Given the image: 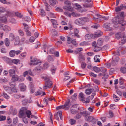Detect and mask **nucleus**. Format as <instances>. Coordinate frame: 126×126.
Returning a JSON list of instances; mask_svg holds the SVG:
<instances>
[{"instance_id": "nucleus-1", "label": "nucleus", "mask_w": 126, "mask_h": 126, "mask_svg": "<svg viewBox=\"0 0 126 126\" xmlns=\"http://www.w3.org/2000/svg\"><path fill=\"white\" fill-rule=\"evenodd\" d=\"M102 34V32L100 30H98L95 34L89 33L87 34L85 36L86 40H90L92 39H94L100 36Z\"/></svg>"}, {"instance_id": "nucleus-2", "label": "nucleus", "mask_w": 126, "mask_h": 126, "mask_svg": "<svg viewBox=\"0 0 126 126\" xmlns=\"http://www.w3.org/2000/svg\"><path fill=\"white\" fill-rule=\"evenodd\" d=\"M120 16L117 15L112 20V22L115 24L119 23L123 26H124L126 24V22L123 20H120Z\"/></svg>"}, {"instance_id": "nucleus-3", "label": "nucleus", "mask_w": 126, "mask_h": 126, "mask_svg": "<svg viewBox=\"0 0 126 126\" xmlns=\"http://www.w3.org/2000/svg\"><path fill=\"white\" fill-rule=\"evenodd\" d=\"M31 114V112L30 111H20L19 116L20 118L26 117V116L29 118Z\"/></svg>"}, {"instance_id": "nucleus-4", "label": "nucleus", "mask_w": 126, "mask_h": 126, "mask_svg": "<svg viewBox=\"0 0 126 126\" xmlns=\"http://www.w3.org/2000/svg\"><path fill=\"white\" fill-rule=\"evenodd\" d=\"M44 79L46 81L45 85L44 86L43 89H45L47 88H50L52 83L51 81L49 79V78L47 77H44Z\"/></svg>"}, {"instance_id": "nucleus-5", "label": "nucleus", "mask_w": 126, "mask_h": 126, "mask_svg": "<svg viewBox=\"0 0 126 126\" xmlns=\"http://www.w3.org/2000/svg\"><path fill=\"white\" fill-rule=\"evenodd\" d=\"M71 2L68 0H67L65 2V4L67 5V6H65L63 7V8L69 11H73V8L71 6Z\"/></svg>"}, {"instance_id": "nucleus-6", "label": "nucleus", "mask_w": 126, "mask_h": 126, "mask_svg": "<svg viewBox=\"0 0 126 126\" xmlns=\"http://www.w3.org/2000/svg\"><path fill=\"white\" fill-rule=\"evenodd\" d=\"M31 65H40L41 64V62L37 58H34L31 60Z\"/></svg>"}, {"instance_id": "nucleus-7", "label": "nucleus", "mask_w": 126, "mask_h": 126, "mask_svg": "<svg viewBox=\"0 0 126 126\" xmlns=\"http://www.w3.org/2000/svg\"><path fill=\"white\" fill-rule=\"evenodd\" d=\"M55 118L57 120H59V116L60 117V119L62 120V112L61 111H59L57 113H55L54 115Z\"/></svg>"}, {"instance_id": "nucleus-8", "label": "nucleus", "mask_w": 126, "mask_h": 126, "mask_svg": "<svg viewBox=\"0 0 126 126\" xmlns=\"http://www.w3.org/2000/svg\"><path fill=\"white\" fill-rule=\"evenodd\" d=\"M70 100H68V101L65 102L64 104L63 105L64 109L66 110H68L69 109L70 105Z\"/></svg>"}, {"instance_id": "nucleus-9", "label": "nucleus", "mask_w": 126, "mask_h": 126, "mask_svg": "<svg viewBox=\"0 0 126 126\" xmlns=\"http://www.w3.org/2000/svg\"><path fill=\"white\" fill-rule=\"evenodd\" d=\"M83 20L82 18H79L76 20L75 21V23L78 25H81L83 24Z\"/></svg>"}, {"instance_id": "nucleus-10", "label": "nucleus", "mask_w": 126, "mask_h": 126, "mask_svg": "<svg viewBox=\"0 0 126 126\" xmlns=\"http://www.w3.org/2000/svg\"><path fill=\"white\" fill-rule=\"evenodd\" d=\"M80 114L84 116H86L90 114V113L86 111H79Z\"/></svg>"}, {"instance_id": "nucleus-11", "label": "nucleus", "mask_w": 126, "mask_h": 126, "mask_svg": "<svg viewBox=\"0 0 126 126\" xmlns=\"http://www.w3.org/2000/svg\"><path fill=\"white\" fill-rule=\"evenodd\" d=\"M126 42V36L123 35V37L121 38V41L119 42V44L120 45L124 44Z\"/></svg>"}, {"instance_id": "nucleus-12", "label": "nucleus", "mask_w": 126, "mask_h": 126, "mask_svg": "<svg viewBox=\"0 0 126 126\" xmlns=\"http://www.w3.org/2000/svg\"><path fill=\"white\" fill-rule=\"evenodd\" d=\"M19 87L21 91H24L26 90V86L23 83H21L19 84Z\"/></svg>"}, {"instance_id": "nucleus-13", "label": "nucleus", "mask_w": 126, "mask_h": 126, "mask_svg": "<svg viewBox=\"0 0 126 126\" xmlns=\"http://www.w3.org/2000/svg\"><path fill=\"white\" fill-rule=\"evenodd\" d=\"M13 68L14 69H10L9 71V73L10 76L13 75V74L15 73V70L16 69V67L15 66H13Z\"/></svg>"}, {"instance_id": "nucleus-14", "label": "nucleus", "mask_w": 126, "mask_h": 126, "mask_svg": "<svg viewBox=\"0 0 126 126\" xmlns=\"http://www.w3.org/2000/svg\"><path fill=\"white\" fill-rule=\"evenodd\" d=\"M3 30L6 32H7L11 30V28L9 26L5 25L4 27Z\"/></svg>"}, {"instance_id": "nucleus-15", "label": "nucleus", "mask_w": 126, "mask_h": 126, "mask_svg": "<svg viewBox=\"0 0 126 126\" xmlns=\"http://www.w3.org/2000/svg\"><path fill=\"white\" fill-rule=\"evenodd\" d=\"M20 43L19 37V36L16 37L15 38V42L14 44L15 45L19 44Z\"/></svg>"}, {"instance_id": "nucleus-16", "label": "nucleus", "mask_w": 126, "mask_h": 126, "mask_svg": "<svg viewBox=\"0 0 126 126\" xmlns=\"http://www.w3.org/2000/svg\"><path fill=\"white\" fill-rule=\"evenodd\" d=\"M79 96V99L80 100L83 101H84L85 98L84 95L81 92L80 93Z\"/></svg>"}, {"instance_id": "nucleus-17", "label": "nucleus", "mask_w": 126, "mask_h": 126, "mask_svg": "<svg viewBox=\"0 0 126 126\" xmlns=\"http://www.w3.org/2000/svg\"><path fill=\"white\" fill-rule=\"evenodd\" d=\"M19 79V77L16 75H13L12 78V80L14 81H17Z\"/></svg>"}, {"instance_id": "nucleus-18", "label": "nucleus", "mask_w": 126, "mask_h": 126, "mask_svg": "<svg viewBox=\"0 0 126 126\" xmlns=\"http://www.w3.org/2000/svg\"><path fill=\"white\" fill-rule=\"evenodd\" d=\"M3 60L6 63L9 64H10L11 62V60L7 57H3Z\"/></svg>"}, {"instance_id": "nucleus-19", "label": "nucleus", "mask_w": 126, "mask_h": 126, "mask_svg": "<svg viewBox=\"0 0 126 126\" xmlns=\"http://www.w3.org/2000/svg\"><path fill=\"white\" fill-rule=\"evenodd\" d=\"M101 67L99 68L96 66H94L93 67V70L96 73L99 72L101 71Z\"/></svg>"}, {"instance_id": "nucleus-20", "label": "nucleus", "mask_w": 126, "mask_h": 126, "mask_svg": "<svg viewBox=\"0 0 126 126\" xmlns=\"http://www.w3.org/2000/svg\"><path fill=\"white\" fill-rule=\"evenodd\" d=\"M14 90H15V91H14V92H17V91H16V90L15 89V88H11L10 87L9 89H8V90L7 91V92L9 93L10 94H12L13 93V91Z\"/></svg>"}, {"instance_id": "nucleus-21", "label": "nucleus", "mask_w": 126, "mask_h": 126, "mask_svg": "<svg viewBox=\"0 0 126 126\" xmlns=\"http://www.w3.org/2000/svg\"><path fill=\"white\" fill-rule=\"evenodd\" d=\"M0 20L3 23H5L6 22L7 19L6 16H2L0 17Z\"/></svg>"}, {"instance_id": "nucleus-22", "label": "nucleus", "mask_w": 126, "mask_h": 126, "mask_svg": "<svg viewBox=\"0 0 126 126\" xmlns=\"http://www.w3.org/2000/svg\"><path fill=\"white\" fill-rule=\"evenodd\" d=\"M74 36H76L77 38H78L80 37V36L78 34L79 33V31L77 29H74Z\"/></svg>"}, {"instance_id": "nucleus-23", "label": "nucleus", "mask_w": 126, "mask_h": 126, "mask_svg": "<svg viewBox=\"0 0 126 126\" xmlns=\"http://www.w3.org/2000/svg\"><path fill=\"white\" fill-rule=\"evenodd\" d=\"M14 34L12 33H10L9 35V39L11 41H13L15 39Z\"/></svg>"}, {"instance_id": "nucleus-24", "label": "nucleus", "mask_w": 126, "mask_h": 126, "mask_svg": "<svg viewBox=\"0 0 126 126\" xmlns=\"http://www.w3.org/2000/svg\"><path fill=\"white\" fill-rule=\"evenodd\" d=\"M103 40L102 38H99L97 41V44L98 45L101 46L103 45Z\"/></svg>"}, {"instance_id": "nucleus-25", "label": "nucleus", "mask_w": 126, "mask_h": 126, "mask_svg": "<svg viewBox=\"0 0 126 126\" xmlns=\"http://www.w3.org/2000/svg\"><path fill=\"white\" fill-rule=\"evenodd\" d=\"M51 21L52 23L53 26L54 28H56V25H57V22L56 20H55L51 19Z\"/></svg>"}, {"instance_id": "nucleus-26", "label": "nucleus", "mask_w": 126, "mask_h": 126, "mask_svg": "<svg viewBox=\"0 0 126 126\" xmlns=\"http://www.w3.org/2000/svg\"><path fill=\"white\" fill-rule=\"evenodd\" d=\"M122 34L120 32H119L115 34V37L116 38L118 39H119L121 37V36H122Z\"/></svg>"}, {"instance_id": "nucleus-27", "label": "nucleus", "mask_w": 126, "mask_h": 126, "mask_svg": "<svg viewBox=\"0 0 126 126\" xmlns=\"http://www.w3.org/2000/svg\"><path fill=\"white\" fill-rule=\"evenodd\" d=\"M92 89H87L85 90V92L87 94H90L93 91Z\"/></svg>"}, {"instance_id": "nucleus-28", "label": "nucleus", "mask_w": 126, "mask_h": 126, "mask_svg": "<svg viewBox=\"0 0 126 126\" xmlns=\"http://www.w3.org/2000/svg\"><path fill=\"white\" fill-rule=\"evenodd\" d=\"M96 15L98 18H96L94 17H93V19L95 20V21H97V20H99V19L98 18H101L102 16H101V15L99 14H97ZM99 21L100 22V21L99 20Z\"/></svg>"}, {"instance_id": "nucleus-29", "label": "nucleus", "mask_w": 126, "mask_h": 126, "mask_svg": "<svg viewBox=\"0 0 126 126\" xmlns=\"http://www.w3.org/2000/svg\"><path fill=\"white\" fill-rule=\"evenodd\" d=\"M114 116V114L112 112V111H109V113L108 114V116L109 118H111L112 117Z\"/></svg>"}, {"instance_id": "nucleus-30", "label": "nucleus", "mask_w": 126, "mask_h": 126, "mask_svg": "<svg viewBox=\"0 0 126 126\" xmlns=\"http://www.w3.org/2000/svg\"><path fill=\"white\" fill-rule=\"evenodd\" d=\"M45 4L46 6V9L47 11H49L51 7L46 2L45 3Z\"/></svg>"}, {"instance_id": "nucleus-31", "label": "nucleus", "mask_w": 126, "mask_h": 126, "mask_svg": "<svg viewBox=\"0 0 126 126\" xmlns=\"http://www.w3.org/2000/svg\"><path fill=\"white\" fill-rule=\"evenodd\" d=\"M99 55L95 56L94 58V61L95 62H99L100 60L99 58Z\"/></svg>"}, {"instance_id": "nucleus-32", "label": "nucleus", "mask_w": 126, "mask_h": 126, "mask_svg": "<svg viewBox=\"0 0 126 126\" xmlns=\"http://www.w3.org/2000/svg\"><path fill=\"white\" fill-rule=\"evenodd\" d=\"M49 116L50 120V122L53 124V121L52 120L53 115L50 112H49Z\"/></svg>"}, {"instance_id": "nucleus-33", "label": "nucleus", "mask_w": 126, "mask_h": 126, "mask_svg": "<svg viewBox=\"0 0 126 126\" xmlns=\"http://www.w3.org/2000/svg\"><path fill=\"white\" fill-rule=\"evenodd\" d=\"M49 67L48 63L47 62L45 63L44 64L43 69H47Z\"/></svg>"}, {"instance_id": "nucleus-34", "label": "nucleus", "mask_w": 126, "mask_h": 126, "mask_svg": "<svg viewBox=\"0 0 126 126\" xmlns=\"http://www.w3.org/2000/svg\"><path fill=\"white\" fill-rule=\"evenodd\" d=\"M23 25L24 26V29L25 32L29 31V29L28 25L25 23H23Z\"/></svg>"}, {"instance_id": "nucleus-35", "label": "nucleus", "mask_w": 126, "mask_h": 126, "mask_svg": "<svg viewBox=\"0 0 126 126\" xmlns=\"http://www.w3.org/2000/svg\"><path fill=\"white\" fill-rule=\"evenodd\" d=\"M110 26V24L109 23H104L103 25V28H107Z\"/></svg>"}, {"instance_id": "nucleus-36", "label": "nucleus", "mask_w": 126, "mask_h": 126, "mask_svg": "<svg viewBox=\"0 0 126 126\" xmlns=\"http://www.w3.org/2000/svg\"><path fill=\"white\" fill-rule=\"evenodd\" d=\"M9 54L10 56L11 57H14L15 55V51L14 50L11 51L9 52Z\"/></svg>"}, {"instance_id": "nucleus-37", "label": "nucleus", "mask_w": 126, "mask_h": 126, "mask_svg": "<svg viewBox=\"0 0 126 126\" xmlns=\"http://www.w3.org/2000/svg\"><path fill=\"white\" fill-rule=\"evenodd\" d=\"M41 13V15L42 17H43L45 15V12L42 9H41L40 10Z\"/></svg>"}, {"instance_id": "nucleus-38", "label": "nucleus", "mask_w": 126, "mask_h": 126, "mask_svg": "<svg viewBox=\"0 0 126 126\" xmlns=\"http://www.w3.org/2000/svg\"><path fill=\"white\" fill-rule=\"evenodd\" d=\"M30 90L31 93H33L35 91V89L33 85H31L30 86Z\"/></svg>"}, {"instance_id": "nucleus-39", "label": "nucleus", "mask_w": 126, "mask_h": 126, "mask_svg": "<svg viewBox=\"0 0 126 126\" xmlns=\"http://www.w3.org/2000/svg\"><path fill=\"white\" fill-rule=\"evenodd\" d=\"M2 95L4 97L7 99H8L10 98V96L8 95L7 93L4 92L3 93Z\"/></svg>"}, {"instance_id": "nucleus-40", "label": "nucleus", "mask_w": 126, "mask_h": 126, "mask_svg": "<svg viewBox=\"0 0 126 126\" xmlns=\"http://www.w3.org/2000/svg\"><path fill=\"white\" fill-rule=\"evenodd\" d=\"M79 59L80 62L82 61H84L85 60L84 58L82 55H80L79 56Z\"/></svg>"}, {"instance_id": "nucleus-41", "label": "nucleus", "mask_w": 126, "mask_h": 126, "mask_svg": "<svg viewBox=\"0 0 126 126\" xmlns=\"http://www.w3.org/2000/svg\"><path fill=\"white\" fill-rule=\"evenodd\" d=\"M49 3L51 5L54 6L56 4L55 0H49Z\"/></svg>"}, {"instance_id": "nucleus-42", "label": "nucleus", "mask_w": 126, "mask_h": 126, "mask_svg": "<svg viewBox=\"0 0 126 126\" xmlns=\"http://www.w3.org/2000/svg\"><path fill=\"white\" fill-rule=\"evenodd\" d=\"M121 71L123 73H126V68L125 67H122L121 68Z\"/></svg>"}, {"instance_id": "nucleus-43", "label": "nucleus", "mask_w": 126, "mask_h": 126, "mask_svg": "<svg viewBox=\"0 0 126 126\" xmlns=\"http://www.w3.org/2000/svg\"><path fill=\"white\" fill-rule=\"evenodd\" d=\"M69 122L72 125L74 124L76 121L73 119H71L69 121Z\"/></svg>"}, {"instance_id": "nucleus-44", "label": "nucleus", "mask_w": 126, "mask_h": 126, "mask_svg": "<svg viewBox=\"0 0 126 126\" xmlns=\"http://www.w3.org/2000/svg\"><path fill=\"white\" fill-rule=\"evenodd\" d=\"M5 43L6 45L7 46H9L10 42L8 41V39L6 38L5 40Z\"/></svg>"}, {"instance_id": "nucleus-45", "label": "nucleus", "mask_w": 126, "mask_h": 126, "mask_svg": "<svg viewBox=\"0 0 126 126\" xmlns=\"http://www.w3.org/2000/svg\"><path fill=\"white\" fill-rule=\"evenodd\" d=\"M86 63L84 62H82L81 64V67L82 69H84L86 67Z\"/></svg>"}, {"instance_id": "nucleus-46", "label": "nucleus", "mask_w": 126, "mask_h": 126, "mask_svg": "<svg viewBox=\"0 0 126 126\" xmlns=\"http://www.w3.org/2000/svg\"><path fill=\"white\" fill-rule=\"evenodd\" d=\"M113 97L115 101L117 102L119 100V98L115 94H114L113 95Z\"/></svg>"}, {"instance_id": "nucleus-47", "label": "nucleus", "mask_w": 126, "mask_h": 126, "mask_svg": "<svg viewBox=\"0 0 126 126\" xmlns=\"http://www.w3.org/2000/svg\"><path fill=\"white\" fill-rule=\"evenodd\" d=\"M26 55V52H24L21 54L20 56V57L22 59H23L25 57Z\"/></svg>"}, {"instance_id": "nucleus-48", "label": "nucleus", "mask_w": 126, "mask_h": 126, "mask_svg": "<svg viewBox=\"0 0 126 126\" xmlns=\"http://www.w3.org/2000/svg\"><path fill=\"white\" fill-rule=\"evenodd\" d=\"M18 32L19 35L21 36H23L24 35V32L21 30H19L18 31Z\"/></svg>"}, {"instance_id": "nucleus-49", "label": "nucleus", "mask_w": 126, "mask_h": 126, "mask_svg": "<svg viewBox=\"0 0 126 126\" xmlns=\"http://www.w3.org/2000/svg\"><path fill=\"white\" fill-rule=\"evenodd\" d=\"M19 62V60L18 59H14L12 60V62L15 64H17Z\"/></svg>"}, {"instance_id": "nucleus-50", "label": "nucleus", "mask_w": 126, "mask_h": 126, "mask_svg": "<svg viewBox=\"0 0 126 126\" xmlns=\"http://www.w3.org/2000/svg\"><path fill=\"white\" fill-rule=\"evenodd\" d=\"M77 94L76 93H75L72 96V99L73 100H75L76 99Z\"/></svg>"}, {"instance_id": "nucleus-51", "label": "nucleus", "mask_w": 126, "mask_h": 126, "mask_svg": "<svg viewBox=\"0 0 126 126\" xmlns=\"http://www.w3.org/2000/svg\"><path fill=\"white\" fill-rule=\"evenodd\" d=\"M86 120L88 122H90L93 119V117L91 116L88 117L86 118Z\"/></svg>"}, {"instance_id": "nucleus-52", "label": "nucleus", "mask_w": 126, "mask_h": 126, "mask_svg": "<svg viewBox=\"0 0 126 126\" xmlns=\"http://www.w3.org/2000/svg\"><path fill=\"white\" fill-rule=\"evenodd\" d=\"M22 120L23 122L25 123H27L28 122V119L24 117L22 118Z\"/></svg>"}, {"instance_id": "nucleus-53", "label": "nucleus", "mask_w": 126, "mask_h": 126, "mask_svg": "<svg viewBox=\"0 0 126 126\" xmlns=\"http://www.w3.org/2000/svg\"><path fill=\"white\" fill-rule=\"evenodd\" d=\"M63 107L64 106H63V105H61L57 106L56 108V110H59L61 109H64Z\"/></svg>"}, {"instance_id": "nucleus-54", "label": "nucleus", "mask_w": 126, "mask_h": 126, "mask_svg": "<svg viewBox=\"0 0 126 126\" xmlns=\"http://www.w3.org/2000/svg\"><path fill=\"white\" fill-rule=\"evenodd\" d=\"M90 96H89L86 99V100L85 101V99H84V101H83L85 103H89L90 102Z\"/></svg>"}, {"instance_id": "nucleus-55", "label": "nucleus", "mask_w": 126, "mask_h": 126, "mask_svg": "<svg viewBox=\"0 0 126 126\" xmlns=\"http://www.w3.org/2000/svg\"><path fill=\"white\" fill-rule=\"evenodd\" d=\"M88 44V43L85 41H83L81 42L80 44V46H84L87 45Z\"/></svg>"}, {"instance_id": "nucleus-56", "label": "nucleus", "mask_w": 126, "mask_h": 126, "mask_svg": "<svg viewBox=\"0 0 126 126\" xmlns=\"http://www.w3.org/2000/svg\"><path fill=\"white\" fill-rule=\"evenodd\" d=\"M15 14L16 16L19 17L21 18L22 17V16L21 14L18 12H16Z\"/></svg>"}, {"instance_id": "nucleus-57", "label": "nucleus", "mask_w": 126, "mask_h": 126, "mask_svg": "<svg viewBox=\"0 0 126 126\" xmlns=\"http://www.w3.org/2000/svg\"><path fill=\"white\" fill-rule=\"evenodd\" d=\"M77 113V114L76 116V117L77 119H79L81 117V114H80V111H79Z\"/></svg>"}, {"instance_id": "nucleus-58", "label": "nucleus", "mask_w": 126, "mask_h": 126, "mask_svg": "<svg viewBox=\"0 0 126 126\" xmlns=\"http://www.w3.org/2000/svg\"><path fill=\"white\" fill-rule=\"evenodd\" d=\"M18 122V118L17 117L13 119V123L14 124H16Z\"/></svg>"}, {"instance_id": "nucleus-59", "label": "nucleus", "mask_w": 126, "mask_h": 126, "mask_svg": "<svg viewBox=\"0 0 126 126\" xmlns=\"http://www.w3.org/2000/svg\"><path fill=\"white\" fill-rule=\"evenodd\" d=\"M43 101L44 102V104L45 105H47L48 103V99L47 97L46 98H45L43 100Z\"/></svg>"}, {"instance_id": "nucleus-60", "label": "nucleus", "mask_w": 126, "mask_h": 126, "mask_svg": "<svg viewBox=\"0 0 126 126\" xmlns=\"http://www.w3.org/2000/svg\"><path fill=\"white\" fill-rule=\"evenodd\" d=\"M48 61H53L54 59L52 57L51 55H49L48 57Z\"/></svg>"}, {"instance_id": "nucleus-61", "label": "nucleus", "mask_w": 126, "mask_h": 126, "mask_svg": "<svg viewBox=\"0 0 126 126\" xmlns=\"http://www.w3.org/2000/svg\"><path fill=\"white\" fill-rule=\"evenodd\" d=\"M6 119V117L5 116L2 115L0 116V121H2L5 120Z\"/></svg>"}, {"instance_id": "nucleus-62", "label": "nucleus", "mask_w": 126, "mask_h": 126, "mask_svg": "<svg viewBox=\"0 0 126 126\" xmlns=\"http://www.w3.org/2000/svg\"><path fill=\"white\" fill-rule=\"evenodd\" d=\"M24 19L25 21L28 22H30L31 21L30 18L29 17H25Z\"/></svg>"}, {"instance_id": "nucleus-63", "label": "nucleus", "mask_w": 126, "mask_h": 126, "mask_svg": "<svg viewBox=\"0 0 126 126\" xmlns=\"http://www.w3.org/2000/svg\"><path fill=\"white\" fill-rule=\"evenodd\" d=\"M14 97L16 99H19L20 97V96L19 94H15L13 95Z\"/></svg>"}, {"instance_id": "nucleus-64", "label": "nucleus", "mask_w": 126, "mask_h": 126, "mask_svg": "<svg viewBox=\"0 0 126 126\" xmlns=\"http://www.w3.org/2000/svg\"><path fill=\"white\" fill-rule=\"evenodd\" d=\"M35 39L34 37H31L29 39V41L31 42L32 43L34 42Z\"/></svg>"}]
</instances>
